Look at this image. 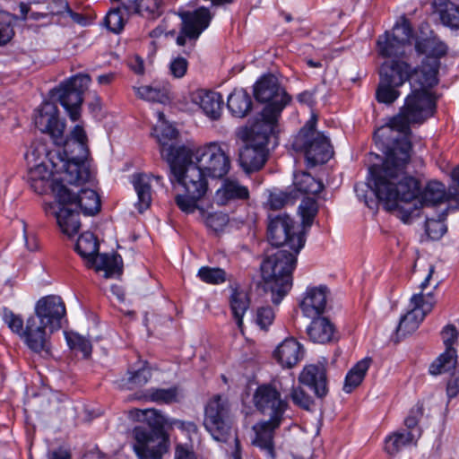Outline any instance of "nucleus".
<instances>
[{"label": "nucleus", "instance_id": "5", "mask_svg": "<svg viewBox=\"0 0 459 459\" xmlns=\"http://www.w3.org/2000/svg\"><path fill=\"white\" fill-rule=\"evenodd\" d=\"M298 254L285 249L268 255L261 264V273L264 290L271 300L278 305L292 287V272L296 266Z\"/></svg>", "mask_w": 459, "mask_h": 459}, {"label": "nucleus", "instance_id": "60", "mask_svg": "<svg viewBox=\"0 0 459 459\" xmlns=\"http://www.w3.org/2000/svg\"><path fill=\"white\" fill-rule=\"evenodd\" d=\"M188 63L184 57H177L170 63L169 69L171 74L176 78L183 77L187 70Z\"/></svg>", "mask_w": 459, "mask_h": 459}, {"label": "nucleus", "instance_id": "2", "mask_svg": "<svg viewBox=\"0 0 459 459\" xmlns=\"http://www.w3.org/2000/svg\"><path fill=\"white\" fill-rule=\"evenodd\" d=\"M439 65L438 60L426 57L420 66L411 69L410 81L412 91L406 97L399 113L375 133L377 140L388 142L394 133L401 137L410 136L411 125L422 124L433 116L436 103L429 89L438 82Z\"/></svg>", "mask_w": 459, "mask_h": 459}, {"label": "nucleus", "instance_id": "10", "mask_svg": "<svg viewBox=\"0 0 459 459\" xmlns=\"http://www.w3.org/2000/svg\"><path fill=\"white\" fill-rule=\"evenodd\" d=\"M316 117H313L296 136L293 146L304 152L307 164L315 167L327 162L333 154L326 136L315 130Z\"/></svg>", "mask_w": 459, "mask_h": 459}, {"label": "nucleus", "instance_id": "62", "mask_svg": "<svg viewBox=\"0 0 459 459\" xmlns=\"http://www.w3.org/2000/svg\"><path fill=\"white\" fill-rule=\"evenodd\" d=\"M175 459H197L193 450L186 446L178 445L175 451Z\"/></svg>", "mask_w": 459, "mask_h": 459}, {"label": "nucleus", "instance_id": "26", "mask_svg": "<svg viewBox=\"0 0 459 459\" xmlns=\"http://www.w3.org/2000/svg\"><path fill=\"white\" fill-rule=\"evenodd\" d=\"M303 349L294 338H287L274 351V358L283 367L291 368L303 357Z\"/></svg>", "mask_w": 459, "mask_h": 459}, {"label": "nucleus", "instance_id": "40", "mask_svg": "<svg viewBox=\"0 0 459 459\" xmlns=\"http://www.w3.org/2000/svg\"><path fill=\"white\" fill-rule=\"evenodd\" d=\"M413 432L397 431L385 438V450L391 455H396L403 447L415 443Z\"/></svg>", "mask_w": 459, "mask_h": 459}, {"label": "nucleus", "instance_id": "53", "mask_svg": "<svg viewBox=\"0 0 459 459\" xmlns=\"http://www.w3.org/2000/svg\"><path fill=\"white\" fill-rule=\"evenodd\" d=\"M423 415V406L422 404L417 403L413 406L409 415L404 420V425L407 428L405 432H413L415 434V438H418L420 436V430L418 428V421Z\"/></svg>", "mask_w": 459, "mask_h": 459}, {"label": "nucleus", "instance_id": "34", "mask_svg": "<svg viewBox=\"0 0 459 459\" xmlns=\"http://www.w3.org/2000/svg\"><path fill=\"white\" fill-rule=\"evenodd\" d=\"M230 306L238 329L243 332V316L250 306L247 293L243 290L232 289Z\"/></svg>", "mask_w": 459, "mask_h": 459}, {"label": "nucleus", "instance_id": "42", "mask_svg": "<svg viewBox=\"0 0 459 459\" xmlns=\"http://www.w3.org/2000/svg\"><path fill=\"white\" fill-rule=\"evenodd\" d=\"M378 53L384 57L400 56L405 53L403 43L395 40L394 37L388 32L380 36L377 39Z\"/></svg>", "mask_w": 459, "mask_h": 459}, {"label": "nucleus", "instance_id": "19", "mask_svg": "<svg viewBox=\"0 0 459 459\" xmlns=\"http://www.w3.org/2000/svg\"><path fill=\"white\" fill-rule=\"evenodd\" d=\"M446 351L429 367L431 375L449 372L456 365V351L454 345L457 342L459 333L454 325H447L441 332Z\"/></svg>", "mask_w": 459, "mask_h": 459}, {"label": "nucleus", "instance_id": "32", "mask_svg": "<svg viewBox=\"0 0 459 459\" xmlns=\"http://www.w3.org/2000/svg\"><path fill=\"white\" fill-rule=\"evenodd\" d=\"M133 185L137 193L136 207L140 213L148 209L152 203L151 176L135 174L133 176Z\"/></svg>", "mask_w": 459, "mask_h": 459}, {"label": "nucleus", "instance_id": "31", "mask_svg": "<svg viewBox=\"0 0 459 459\" xmlns=\"http://www.w3.org/2000/svg\"><path fill=\"white\" fill-rule=\"evenodd\" d=\"M309 339L314 342L325 343L333 339V325L326 317L316 316L307 328Z\"/></svg>", "mask_w": 459, "mask_h": 459}, {"label": "nucleus", "instance_id": "29", "mask_svg": "<svg viewBox=\"0 0 459 459\" xmlns=\"http://www.w3.org/2000/svg\"><path fill=\"white\" fill-rule=\"evenodd\" d=\"M433 12L441 23L452 30H459V4L451 0H433Z\"/></svg>", "mask_w": 459, "mask_h": 459}, {"label": "nucleus", "instance_id": "6", "mask_svg": "<svg viewBox=\"0 0 459 459\" xmlns=\"http://www.w3.org/2000/svg\"><path fill=\"white\" fill-rule=\"evenodd\" d=\"M139 420L144 418L149 426L136 427L133 430L134 438V450L139 459H161L167 451L166 434L164 426L167 420L164 416L157 413L155 410H137Z\"/></svg>", "mask_w": 459, "mask_h": 459}, {"label": "nucleus", "instance_id": "11", "mask_svg": "<svg viewBox=\"0 0 459 459\" xmlns=\"http://www.w3.org/2000/svg\"><path fill=\"white\" fill-rule=\"evenodd\" d=\"M411 67L402 60H390L382 64L379 69V83L376 97L378 102L394 103L401 95L398 88L411 80Z\"/></svg>", "mask_w": 459, "mask_h": 459}, {"label": "nucleus", "instance_id": "27", "mask_svg": "<svg viewBox=\"0 0 459 459\" xmlns=\"http://www.w3.org/2000/svg\"><path fill=\"white\" fill-rule=\"evenodd\" d=\"M55 215L60 229L65 235L73 237L78 233L81 222L77 208L57 202Z\"/></svg>", "mask_w": 459, "mask_h": 459}, {"label": "nucleus", "instance_id": "51", "mask_svg": "<svg viewBox=\"0 0 459 459\" xmlns=\"http://www.w3.org/2000/svg\"><path fill=\"white\" fill-rule=\"evenodd\" d=\"M16 17L7 12H0V46L7 44L13 37V22Z\"/></svg>", "mask_w": 459, "mask_h": 459}, {"label": "nucleus", "instance_id": "45", "mask_svg": "<svg viewBox=\"0 0 459 459\" xmlns=\"http://www.w3.org/2000/svg\"><path fill=\"white\" fill-rule=\"evenodd\" d=\"M317 212L318 204L315 198L305 197L301 201L299 206V213L301 217L304 230L311 227Z\"/></svg>", "mask_w": 459, "mask_h": 459}, {"label": "nucleus", "instance_id": "56", "mask_svg": "<svg viewBox=\"0 0 459 459\" xmlns=\"http://www.w3.org/2000/svg\"><path fill=\"white\" fill-rule=\"evenodd\" d=\"M445 216L436 219H427L425 223V230L428 236L434 240L439 239L446 231L444 223Z\"/></svg>", "mask_w": 459, "mask_h": 459}, {"label": "nucleus", "instance_id": "36", "mask_svg": "<svg viewBox=\"0 0 459 459\" xmlns=\"http://www.w3.org/2000/svg\"><path fill=\"white\" fill-rule=\"evenodd\" d=\"M370 359H363L356 363L346 375L343 385V391L347 394L351 393L358 387L364 379L367 371L370 366Z\"/></svg>", "mask_w": 459, "mask_h": 459}, {"label": "nucleus", "instance_id": "17", "mask_svg": "<svg viewBox=\"0 0 459 459\" xmlns=\"http://www.w3.org/2000/svg\"><path fill=\"white\" fill-rule=\"evenodd\" d=\"M253 399L256 409L271 419L282 420L288 408V403L281 398L280 392L270 384L259 385Z\"/></svg>", "mask_w": 459, "mask_h": 459}, {"label": "nucleus", "instance_id": "59", "mask_svg": "<svg viewBox=\"0 0 459 459\" xmlns=\"http://www.w3.org/2000/svg\"><path fill=\"white\" fill-rule=\"evenodd\" d=\"M274 319V312L270 307H262L256 312V323L262 329H266Z\"/></svg>", "mask_w": 459, "mask_h": 459}, {"label": "nucleus", "instance_id": "7", "mask_svg": "<svg viewBox=\"0 0 459 459\" xmlns=\"http://www.w3.org/2000/svg\"><path fill=\"white\" fill-rule=\"evenodd\" d=\"M254 95L257 101L266 103L255 122L270 124L279 128L281 113L291 98L280 85L278 78L273 74L261 77L254 86Z\"/></svg>", "mask_w": 459, "mask_h": 459}, {"label": "nucleus", "instance_id": "13", "mask_svg": "<svg viewBox=\"0 0 459 459\" xmlns=\"http://www.w3.org/2000/svg\"><path fill=\"white\" fill-rule=\"evenodd\" d=\"M195 164L208 177L221 178L230 169V159L226 143L212 142L193 150Z\"/></svg>", "mask_w": 459, "mask_h": 459}, {"label": "nucleus", "instance_id": "46", "mask_svg": "<svg viewBox=\"0 0 459 459\" xmlns=\"http://www.w3.org/2000/svg\"><path fill=\"white\" fill-rule=\"evenodd\" d=\"M136 94L139 98L152 102L165 103L169 100V90L166 87L160 89L151 85L141 86L136 89Z\"/></svg>", "mask_w": 459, "mask_h": 459}, {"label": "nucleus", "instance_id": "8", "mask_svg": "<svg viewBox=\"0 0 459 459\" xmlns=\"http://www.w3.org/2000/svg\"><path fill=\"white\" fill-rule=\"evenodd\" d=\"M279 128L261 122H254L248 133L245 146L239 151V164L247 173L261 169L268 158L267 143L275 136Z\"/></svg>", "mask_w": 459, "mask_h": 459}, {"label": "nucleus", "instance_id": "24", "mask_svg": "<svg viewBox=\"0 0 459 459\" xmlns=\"http://www.w3.org/2000/svg\"><path fill=\"white\" fill-rule=\"evenodd\" d=\"M299 381L313 388L316 395L319 398L327 394L326 370L322 364L306 366L299 374Z\"/></svg>", "mask_w": 459, "mask_h": 459}, {"label": "nucleus", "instance_id": "39", "mask_svg": "<svg viewBox=\"0 0 459 459\" xmlns=\"http://www.w3.org/2000/svg\"><path fill=\"white\" fill-rule=\"evenodd\" d=\"M293 185L297 191L305 195H316L324 188L320 180L316 179L307 172H298L294 175Z\"/></svg>", "mask_w": 459, "mask_h": 459}, {"label": "nucleus", "instance_id": "48", "mask_svg": "<svg viewBox=\"0 0 459 459\" xmlns=\"http://www.w3.org/2000/svg\"><path fill=\"white\" fill-rule=\"evenodd\" d=\"M4 320L13 332L22 339L25 345L29 346V325L23 326L22 318L12 311L4 309Z\"/></svg>", "mask_w": 459, "mask_h": 459}, {"label": "nucleus", "instance_id": "1", "mask_svg": "<svg viewBox=\"0 0 459 459\" xmlns=\"http://www.w3.org/2000/svg\"><path fill=\"white\" fill-rule=\"evenodd\" d=\"M383 143L387 148L385 159L381 166H372L369 170L373 178L374 192L387 211L394 212L403 222L420 215L423 206H431L446 200V189L438 181L429 182L420 191V182L406 173L411 160V143L410 136L391 137Z\"/></svg>", "mask_w": 459, "mask_h": 459}, {"label": "nucleus", "instance_id": "49", "mask_svg": "<svg viewBox=\"0 0 459 459\" xmlns=\"http://www.w3.org/2000/svg\"><path fill=\"white\" fill-rule=\"evenodd\" d=\"M178 387L156 388L149 391L148 397L151 401L158 403H172L178 401Z\"/></svg>", "mask_w": 459, "mask_h": 459}, {"label": "nucleus", "instance_id": "43", "mask_svg": "<svg viewBox=\"0 0 459 459\" xmlns=\"http://www.w3.org/2000/svg\"><path fill=\"white\" fill-rule=\"evenodd\" d=\"M424 318V314H419L416 309L411 308V310L401 318L396 329L397 334L406 336L407 334L412 333L418 329Z\"/></svg>", "mask_w": 459, "mask_h": 459}, {"label": "nucleus", "instance_id": "41", "mask_svg": "<svg viewBox=\"0 0 459 459\" xmlns=\"http://www.w3.org/2000/svg\"><path fill=\"white\" fill-rule=\"evenodd\" d=\"M75 249L83 259L91 264L98 255L99 243L92 233L85 232L77 239Z\"/></svg>", "mask_w": 459, "mask_h": 459}, {"label": "nucleus", "instance_id": "58", "mask_svg": "<svg viewBox=\"0 0 459 459\" xmlns=\"http://www.w3.org/2000/svg\"><path fill=\"white\" fill-rule=\"evenodd\" d=\"M289 202H292L291 197L284 192H273L268 198V205L272 210L281 209Z\"/></svg>", "mask_w": 459, "mask_h": 459}, {"label": "nucleus", "instance_id": "22", "mask_svg": "<svg viewBox=\"0 0 459 459\" xmlns=\"http://www.w3.org/2000/svg\"><path fill=\"white\" fill-rule=\"evenodd\" d=\"M328 293V289L325 286L307 288L299 303L303 315L314 318L323 314L326 307Z\"/></svg>", "mask_w": 459, "mask_h": 459}, {"label": "nucleus", "instance_id": "52", "mask_svg": "<svg viewBox=\"0 0 459 459\" xmlns=\"http://www.w3.org/2000/svg\"><path fill=\"white\" fill-rule=\"evenodd\" d=\"M200 279L210 284H220L226 281V273L224 270L215 267H202L198 272Z\"/></svg>", "mask_w": 459, "mask_h": 459}, {"label": "nucleus", "instance_id": "14", "mask_svg": "<svg viewBox=\"0 0 459 459\" xmlns=\"http://www.w3.org/2000/svg\"><path fill=\"white\" fill-rule=\"evenodd\" d=\"M267 238L273 246H287L295 254H299L305 244L304 233L296 230L295 221L287 214L270 219Z\"/></svg>", "mask_w": 459, "mask_h": 459}, {"label": "nucleus", "instance_id": "18", "mask_svg": "<svg viewBox=\"0 0 459 459\" xmlns=\"http://www.w3.org/2000/svg\"><path fill=\"white\" fill-rule=\"evenodd\" d=\"M65 316V306L59 296L48 295L39 299L35 305L34 323L56 330L60 327V319Z\"/></svg>", "mask_w": 459, "mask_h": 459}, {"label": "nucleus", "instance_id": "35", "mask_svg": "<svg viewBox=\"0 0 459 459\" xmlns=\"http://www.w3.org/2000/svg\"><path fill=\"white\" fill-rule=\"evenodd\" d=\"M227 106L233 116L244 117L251 110L252 100L246 91L234 90L228 98Z\"/></svg>", "mask_w": 459, "mask_h": 459}, {"label": "nucleus", "instance_id": "47", "mask_svg": "<svg viewBox=\"0 0 459 459\" xmlns=\"http://www.w3.org/2000/svg\"><path fill=\"white\" fill-rule=\"evenodd\" d=\"M411 307L419 314H424V317L432 311L436 299L432 291L420 292L412 295L410 299Z\"/></svg>", "mask_w": 459, "mask_h": 459}, {"label": "nucleus", "instance_id": "61", "mask_svg": "<svg viewBox=\"0 0 459 459\" xmlns=\"http://www.w3.org/2000/svg\"><path fill=\"white\" fill-rule=\"evenodd\" d=\"M158 117L160 121L161 122V126L155 128V131H160L161 133V135L163 137H166L168 139H173L177 137L178 132L177 130L172 127L171 126H166L164 119V114L162 112L158 113Z\"/></svg>", "mask_w": 459, "mask_h": 459}, {"label": "nucleus", "instance_id": "28", "mask_svg": "<svg viewBox=\"0 0 459 459\" xmlns=\"http://www.w3.org/2000/svg\"><path fill=\"white\" fill-rule=\"evenodd\" d=\"M248 197L249 191L247 186L237 180L226 179L216 191L214 199L218 204L225 205L230 201L246 200Z\"/></svg>", "mask_w": 459, "mask_h": 459}, {"label": "nucleus", "instance_id": "23", "mask_svg": "<svg viewBox=\"0 0 459 459\" xmlns=\"http://www.w3.org/2000/svg\"><path fill=\"white\" fill-rule=\"evenodd\" d=\"M191 100L211 119L217 120L222 110L221 96L212 91L199 89L192 92Z\"/></svg>", "mask_w": 459, "mask_h": 459}, {"label": "nucleus", "instance_id": "37", "mask_svg": "<svg viewBox=\"0 0 459 459\" xmlns=\"http://www.w3.org/2000/svg\"><path fill=\"white\" fill-rule=\"evenodd\" d=\"M415 48L419 54H425L427 57L438 60V58L446 56L447 46L437 38H428L418 40Z\"/></svg>", "mask_w": 459, "mask_h": 459}, {"label": "nucleus", "instance_id": "64", "mask_svg": "<svg viewBox=\"0 0 459 459\" xmlns=\"http://www.w3.org/2000/svg\"><path fill=\"white\" fill-rule=\"evenodd\" d=\"M71 137L76 141L82 147L86 144L87 136L84 129L81 126H76L71 132Z\"/></svg>", "mask_w": 459, "mask_h": 459}, {"label": "nucleus", "instance_id": "57", "mask_svg": "<svg viewBox=\"0 0 459 459\" xmlns=\"http://www.w3.org/2000/svg\"><path fill=\"white\" fill-rule=\"evenodd\" d=\"M105 23L108 29L115 33L120 32L125 25V20L119 9L111 10L105 18Z\"/></svg>", "mask_w": 459, "mask_h": 459}, {"label": "nucleus", "instance_id": "55", "mask_svg": "<svg viewBox=\"0 0 459 459\" xmlns=\"http://www.w3.org/2000/svg\"><path fill=\"white\" fill-rule=\"evenodd\" d=\"M412 30L408 20L403 18L400 23H396L393 28L391 35L394 37L395 40H399L404 45H411V38Z\"/></svg>", "mask_w": 459, "mask_h": 459}, {"label": "nucleus", "instance_id": "38", "mask_svg": "<svg viewBox=\"0 0 459 459\" xmlns=\"http://www.w3.org/2000/svg\"><path fill=\"white\" fill-rule=\"evenodd\" d=\"M196 211L205 226L216 234L222 232L229 223V216L224 212H209L201 205L196 208Z\"/></svg>", "mask_w": 459, "mask_h": 459}, {"label": "nucleus", "instance_id": "4", "mask_svg": "<svg viewBox=\"0 0 459 459\" xmlns=\"http://www.w3.org/2000/svg\"><path fill=\"white\" fill-rule=\"evenodd\" d=\"M159 143L160 155L169 166L171 184L178 183L185 191L175 196V203L181 212L192 214L208 192V176L194 162L192 149L185 145L168 144L161 142L160 137Z\"/></svg>", "mask_w": 459, "mask_h": 459}, {"label": "nucleus", "instance_id": "50", "mask_svg": "<svg viewBox=\"0 0 459 459\" xmlns=\"http://www.w3.org/2000/svg\"><path fill=\"white\" fill-rule=\"evenodd\" d=\"M65 339L71 350L81 351L86 359L91 356L92 346L89 340L74 332L66 333Z\"/></svg>", "mask_w": 459, "mask_h": 459}, {"label": "nucleus", "instance_id": "12", "mask_svg": "<svg viewBox=\"0 0 459 459\" xmlns=\"http://www.w3.org/2000/svg\"><path fill=\"white\" fill-rule=\"evenodd\" d=\"M91 81L89 74H78L52 91L53 97L65 108L72 121H77L81 117L83 93Z\"/></svg>", "mask_w": 459, "mask_h": 459}, {"label": "nucleus", "instance_id": "44", "mask_svg": "<svg viewBox=\"0 0 459 459\" xmlns=\"http://www.w3.org/2000/svg\"><path fill=\"white\" fill-rule=\"evenodd\" d=\"M151 377V369L143 366L136 371L129 372V376L121 379L118 385L123 389L131 390L144 385Z\"/></svg>", "mask_w": 459, "mask_h": 459}, {"label": "nucleus", "instance_id": "21", "mask_svg": "<svg viewBox=\"0 0 459 459\" xmlns=\"http://www.w3.org/2000/svg\"><path fill=\"white\" fill-rule=\"evenodd\" d=\"M282 420L269 418L268 420L261 421L253 427L255 437L252 444L264 453L268 459H275L274 431L279 428Z\"/></svg>", "mask_w": 459, "mask_h": 459}, {"label": "nucleus", "instance_id": "25", "mask_svg": "<svg viewBox=\"0 0 459 459\" xmlns=\"http://www.w3.org/2000/svg\"><path fill=\"white\" fill-rule=\"evenodd\" d=\"M123 7L129 14L154 21L163 13L164 3L163 0H128L123 4Z\"/></svg>", "mask_w": 459, "mask_h": 459}, {"label": "nucleus", "instance_id": "15", "mask_svg": "<svg viewBox=\"0 0 459 459\" xmlns=\"http://www.w3.org/2000/svg\"><path fill=\"white\" fill-rule=\"evenodd\" d=\"M56 22L63 26H68L73 23L86 25V17L78 13H74L69 7L66 0H60L56 6L48 5V12H37L30 8V30L39 32L42 27Z\"/></svg>", "mask_w": 459, "mask_h": 459}, {"label": "nucleus", "instance_id": "54", "mask_svg": "<svg viewBox=\"0 0 459 459\" xmlns=\"http://www.w3.org/2000/svg\"><path fill=\"white\" fill-rule=\"evenodd\" d=\"M290 398L296 406L306 411H310L314 405V402L311 396L307 394L300 386L293 385L291 387Z\"/></svg>", "mask_w": 459, "mask_h": 459}, {"label": "nucleus", "instance_id": "9", "mask_svg": "<svg viewBox=\"0 0 459 459\" xmlns=\"http://www.w3.org/2000/svg\"><path fill=\"white\" fill-rule=\"evenodd\" d=\"M204 427L218 442H226L231 432L232 415L229 399L221 394H214L206 402L204 408Z\"/></svg>", "mask_w": 459, "mask_h": 459}, {"label": "nucleus", "instance_id": "20", "mask_svg": "<svg viewBox=\"0 0 459 459\" xmlns=\"http://www.w3.org/2000/svg\"><path fill=\"white\" fill-rule=\"evenodd\" d=\"M182 18L181 34L177 38V43L184 46L186 37L196 39L210 23L211 14L207 8L201 7L193 13L186 12L180 14Z\"/></svg>", "mask_w": 459, "mask_h": 459}, {"label": "nucleus", "instance_id": "33", "mask_svg": "<svg viewBox=\"0 0 459 459\" xmlns=\"http://www.w3.org/2000/svg\"><path fill=\"white\" fill-rule=\"evenodd\" d=\"M96 271H104V277L110 278L122 273V258L117 254H98L91 263Z\"/></svg>", "mask_w": 459, "mask_h": 459}, {"label": "nucleus", "instance_id": "63", "mask_svg": "<svg viewBox=\"0 0 459 459\" xmlns=\"http://www.w3.org/2000/svg\"><path fill=\"white\" fill-rule=\"evenodd\" d=\"M445 201L449 202L451 206L455 204L454 207L459 208V189L456 186L448 187Z\"/></svg>", "mask_w": 459, "mask_h": 459}, {"label": "nucleus", "instance_id": "3", "mask_svg": "<svg viewBox=\"0 0 459 459\" xmlns=\"http://www.w3.org/2000/svg\"><path fill=\"white\" fill-rule=\"evenodd\" d=\"M33 155L35 161H39V168L45 164L44 159H48L54 172L60 174L59 181L53 185L56 202L74 206L85 215H94L100 210L98 194L92 189L81 187L91 179V171L84 162L74 159L65 160L61 154L48 152L43 144L35 147Z\"/></svg>", "mask_w": 459, "mask_h": 459}, {"label": "nucleus", "instance_id": "16", "mask_svg": "<svg viewBox=\"0 0 459 459\" xmlns=\"http://www.w3.org/2000/svg\"><path fill=\"white\" fill-rule=\"evenodd\" d=\"M34 124L40 132L49 134L56 145L67 144V139L64 135L65 125L60 121L58 108L55 103L42 102L35 110Z\"/></svg>", "mask_w": 459, "mask_h": 459}, {"label": "nucleus", "instance_id": "30", "mask_svg": "<svg viewBox=\"0 0 459 459\" xmlns=\"http://www.w3.org/2000/svg\"><path fill=\"white\" fill-rule=\"evenodd\" d=\"M33 326V328L30 327V351L44 358L49 356L51 351L50 335L55 330L36 323Z\"/></svg>", "mask_w": 459, "mask_h": 459}]
</instances>
